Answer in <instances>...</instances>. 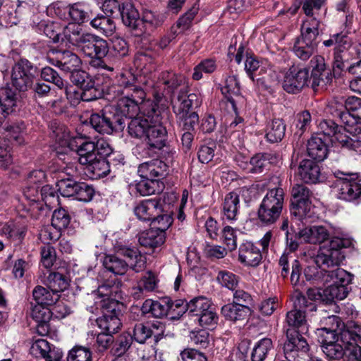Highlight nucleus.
<instances>
[{"instance_id":"obj_42","label":"nucleus","mask_w":361,"mask_h":361,"mask_svg":"<svg viewBox=\"0 0 361 361\" xmlns=\"http://www.w3.org/2000/svg\"><path fill=\"white\" fill-rule=\"evenodd\" d=\"M164 188L163 182L155 179L142 178L135 184L137 192L142 196L159 194L163 191Z\"/></svg>"},{"instance_id":"obj_20","label":"nucleus","mask_w":361,"mask_h":361,"mask_svg":"<svg viewBox=\"0 0 361 361\" xmlns=\"http://www.w3.org/2000/svg\"><path fill=\"white\" fill-rule=\"evenodd\" d=\"M168 166L159 159L141 164L138 173L142 178L155 179L160 181L166 175Z\"/></svg>"},{"instance_id":"obj_4","label":"nucleus","mask_w":361,"mask_h":361,"mask_svg":"<svg viewBox=\"0 0 361 361\" xmlns=\"http://www.w3.org/2000/svg\"><path fill=\"white\" fill-rule=\"evenodd\" d=\"M39 68L27 59H21L14 63L11 70V84L16 90L26 92L33 85Z\"/></svg>"},{"instance_id":"obj_14","label":"nucleus","mask_w":361,"mask_h":361,"mask_svg":"<svg viewBox=\"0 0 361 361\" xmlns=\"http://www.w3.org/2000/svg\"><path fill=\"white\" fill-rule=\"evenodd\" d=\"M309 70L306 68H290L286 73L283 82V88L288 93L297 94L305 86H308Z\"/></svg>"},{"instance_id":"obj_36","label":"nucleus","mask_w":361,"mask_h":361,"mask_svg":"<svg viewBox=\"0 0 361 361\" xmlns=\"http://www.w3.org/2000/svg\"><path fill=\"white\" fill-rule=\"evenodd\" d=\"M20 104V96L11 88L0 91V105L4 113L9 114L16 111Z\"/></svg>"},{"instance_id":"obj_60","label":"nucleus","mask_w":361,"mask_h":361,"mask_svg":"<svg viewBox=\"0 0 361 361\" xmlns=\"http://www.w3.org/2000/svg\"><path fill=\"white\" fill-rule=\"evenodd\" d=\"M322 351L326 357L331 360H339L345 354L346 350L338 341L334 342L326 345H322Z\"/></svg>"},{"instance_id":"obj_32","label":"nucleus","mask_w":361,"mask_h":361,"mask_svg":"<svg viewBox=\"0 0 361 361\" xmlns=\"http://www.w3.org/2000/svg\"><path fill=\"white\" fill-rule=\"evenodd\" d=\"M166 19V14L160 12H154L150 10H145L142 12L141 20L142 25L145 30V35H149L156 28L160 27Z\"/></svg>"},{"instance_id":"obj_37","label":"nucleus","mask_w":361,"mask_h":361,"mask_svg":"<svg viewBox=\"0 0 361 361\" xmlns=\"http://www.w3.org/2000/svg\"><path fill=\"white\" fill-rule=\"evenodd\" d=\"M165 240V233L154 228L142 232L139 235L138 241L140 245L154 248L161 245Z\"/></svg>"},{"instance_id":"obj_35","label":"nucleus","mask_w":361,"mask_h":361,"mask_svg":"<svg viewBox=\"0 0 361 361\" xmlns=\"http://www.w3.org/2000/svg\"><path fill=\"white\" fill-rule=\"evenodd\" d=\"M307 152L312 160L319 162L323 161L326 157L328 149L321 137H312L307 144Z\"/></svg>"},{"instance_id":"obj_40","label":"nucleus","mask_w":361,"mask_h":361,"mask_svg":"<svg viewBox=\"0 0 361 361\" xmlns=\"http://www.w3.org/2000/svg\"><path fill=\"white\" fill-rule=\"evenodd\" d=\"M117 288L118 287L112 284L111 281L105 282L99 286L97 290L94 291L96 295L94 298L96 310L102 308V304L106 303L107 301H117L112 298L114 296V293L116 292Z\"/></svg>"},{"instance_id":"obj_51","label":"nucleus","mask_w":361,"mask_h":361,"mask_svg":"<svg viewBox=\"0 0 361 361\" xmlns=\"http://www.w3.org/2000/svg\"><path fill=\"white\" fill-rule=\"evenodd\" d=\"M286 322L289 326L293 328H302V331L305 329L306 331L307 328L305 326L307 320L305 315L302 309L295 307V309L289 311L286 314Z\"/></svg>"},{"instance_id":"obj_21","label":"nucleus","mask_w":361,"mask_h":361,"mask_svg":"<svg viewBox=\"0 0 361 361\" xmlns=\"http://www.w3.org/2000/svg\"><path fill=\"white\" fill-rule=\"evenodd\" d=\"M160 212H162V208L160 200L157 198L143 200L134 208L135 216L143 221H151Z\"/></svg>"},{"instance_id":"obj_12","label":"nucleus","mask_w":361,"mask_h":361,"mask_svg":"<svg viewBox=\"0 0 361 361\" xmlns=\"http://www.w3.org/2000/svg\"><path fill=\"white\" fill-rule=\"evenodd\" d=\"M299 154H293L290 163V169H295V173L300 180L305 183H317L321 177L320 167L318 161L304 159L297 165Z\"/></svg>"},{"instance_id":"obj_7","label":"nucleus","mask_w":361,"mask_h":361,"mask_svg":"<svg viewBox=\"0 0 361 361\" xmlns=\"http://www.w3.org/2000/svg\"><path fill=\"white\" fill-rule=\"evenodd\" d=\"M330 109L331 114L338 118L344 125L361 121V98L356 96L347 97L344 104L338 102L332 103Z\"/></svg>"},{"instance_id":"obj_38","label":"nucleus","mask_w":361,"mask_h":361,"mask_svg":"<svg viewBox=\"0 0 361 361\" xmlns=\"http://www.w3.org/2000/svg\"><path fill=\"white\" fill-rule=\"evenodd\" d=\"M276 159V156L271 153L257 154L250 159L249 171L254 173H262Z\"/></svg>"},{"instance_id":"obj_27","label":"nucleus","mask_w":361,"mask_h":361,"mask_svg":"<svg viewBox=\"0 0 361 361\" xmlns=\"http://www.w3.org/2000/svg\"><path fill=\"white\" fill-rule=\"evenodd\" d=\"M279 264L281 267V275L283 278H286L288 276L290 267H291L290 281L292 285L297 286L299 283L301 274L300 262L292 258L290 260L288 255L283 254L279 259Z\"/></svg>"},{"instance_id":"obj_26","label":"nucleus","mask_w":361,"mask_h":361,"mask_svg":"<svg viewBox=\"0 0 361 361\" xmlns=\"http://www.w3.org/2000/svg\"><path fill=\"white\" fill-rule=\"evenodd\" d=\"M336 340L341 343L346 351L352 349L353 346H360L361 326L355 325L350 329H339Z\"/></svg>"},{"instance_id":"obj_13","label":"nucleus","mask_w":361,"mask_h":361,"mask_svg":"<svg viewBox=\"0 0 361 361\" xmlns=\"http://www.w3.org/2000/svg\"><path fill=\"white\" fill-rule=\"evenodd\" d=\"M119 12L123 24L130 29L135 37L145 36V30L141 27L142 20L139 12L131 1H123Z\"/></svg>"},{"instance_id":"obj_58","label":"nucleus","mask_w":361,"mask_h":361,"mask_svg":"<svg viewBox=\"0 0 361 361\" xmlns=\"http://www.w3.org/2000/svg\"><path fill=\"white\" fill-rule=\"evenodd\" d=\"M292 49L298 59L302 61H307L315 52L317 47L296 39Z\"/></svg>"},{"instance_id":"obj_16","label":"nucleus","mask_w":361,"mask_h":361,"mask_svg":"<svg viewBox=\"0 0 361 361\" xmlns=\"http://www.w3.org/2000/svg\"><path fill=\"white\" fill-rule=\"evenodd\" d=\"M127 118L123 115L121 117L114 115L111 119L104 115L102 109L99 113H92V128L99 133L110 134L114 129L123 128Z\"/></svg>"},{"instance_id":"obj_62","label":"nucleus","mask_w":361,"mask_h":361,"mask_svg":"<svg viewBox=\"0 0 361 361\" xmlns=\"http://www.w3.org/2000/svg\"><path fill=\"white\" fill-rule=\"evenodd\" d=\"M40 76L43 80L54 83L60 89L65 86L63 80L56 71L49 66L44 67L40 71Z\"/></svg>"},{"instance_id":"obj_57","label":"nucleus","mask_w":361,"mask_h":361,"mask_svg":"<svg viewBox=\"0 0 361 361\" xmlns=\"http://www.w3.org/2000/svg\"><path fill=\"white\" fill-rule=\"evenodd\" d=\"M56 186L60 194L63 197L74 196L77 190H79L81 187L80 183H77L71 178L59 180Z\"/></svg>"},{"instance_id":"obj_19","label":"nucleus","mask_w":361,"mask_h":361,"mask_svg":"<svg viewBox=\"0 0 361 361\" xmlns=\"http://www.w3.org/2000/svg\"><path fill=\"white\" fill-rule=\"evenodd\" d=\"M351 44L344 45L334 50L333 54L332 70L335 78H340L348 73L353 54L350 51Z\"/></svg>"},{"instance_id":"obj_61","label":"nucleus","mask_w":361,"mask_h":361,"mask_svg":"<svg viewBox=\"0 0 361 361\" xmlns=\"http://www.w3.org/2000/svg\"><path fill=\"white\" fill-rule=\"evenodd\" d=\"M152 335L151 328L143 323H136L133 328V340L139 343H145Z\"/></svg>"},{"instance_id":"obj_2","label":"nucleus","mask_w":361,"mask_h":361,"mask_svg":"<svg viewBox=\"0 0 361 361\" xmlns=\"http://www.w3.org/2000/svg\"><path fill=\"white\" fill-rule=\"evenodd\" d=\"M332 173L336 180L332 181L331 187L335 190L338 199L353 202L360 198L361 183L357 173L344 172L338 169Z\"/></svg>"},{"instance_id":"obj_15","label":"nucleus","mask_w":361,"mask_h":361,"mask_svg":"<svg viewBox=\"0 0 361 361\" xmlns=\"http://www.w3.org/2000/svg\"><path fill=\"white\" fill-rule=\"evenodd\" d=\"M159 82L163 85V96L172 97L176 90L188 89L186 78L172 71H162L159 76Z\"/></svg>"},{"instance_id":"obj_63","label":"nucleus","mask_w":361,"mask_h":361,"mask_svg":"<svg viewBox=\"0 0 361 361\" xmlns=\"http://www.w3.org/2000/svg\"><path fill=\"white\" fill-rule=\"evenodd\" d=\"M217 281L224 287L235 290L238 284V277L232 272L220 271L217 276Z\"/></svg>"},{"instance_id":"obj_53","label":"nucleus","mask_w":361,"mask_h":361,"mask_svg":"<svg viewBox=\"0 0 361 361\" xmlns=\"http://www.w3.org/2000/svg\"><path fill=\"white\" fill-rule=\"evenodd\" d=\"M133 344V337L130 333H123L115 341L112 348L114 355L123 356Z\"/></svg>"},{"instance_id":"obj_28","label":"nucleus","mask_w":361,"mask_h":361,"mask_svg":"<svg viewBox=\"0 0 361 361\" xmlns=\"http://www.w3.org/2000/svg\"><path fill=\"white\" fill-rule=\"evenodd\" d=\"M92 47L94 49V55L92 56V66L95 68H106L104 59L108 54L109 47L106 41L92 32Z\"/></svg>"},{"instance_id":"obj_5","label":"nucleus","mask_w":361,"mask_h":361,"mask_svg":"<svg viewBox=\"0 0 361 361\" xmlns=\"http://www.w3.org/2000/svg\"><path fill=\"white\" fill-rule=\"evenodd\" d=\"M92 179L107 176L110 166L106 158L112 152L109 143L103 137L92 141Z\"/></svg>"},{"instance_id":"obj_56","label":"nucleus","mask_w":361,"mask_h":361,"mask_svg":"<svg viewBox=\"0 0 361 361\" xmlns=\"http://www.w3.org/2000/svg\"><path fill=\"white\" fill-rule=\"evenodd\" d=\"M118 108L122 115L126 118L131 119L139 110L138 103L135 102V100L131 99L128 96L119 100L118 103Z\"/></svg>"},{"instance_id":"obj_48","label":"nucleus","mask_w":361,"mask_h":361,"mask_svg":"<svg viewBox=\"0 0 361 361\" xmlns=\"http://www.w3.org/2000/svg\"><path fill=\"white\" fill-rule=\"evenodd\" d=\"M48 288L59 294L69 286V280L67 276L59 272L50 273L47 277Z\"/></svg>"},{"instance_id":"obj_18","label":"nucleus","mask_w":361,"mask_h":361,"mask_svg":"<svg viewBox=\"0 0 361 361\" xmlns=\"http://www.w3.org/2000/svg\"><path fill=\"white\" fill-rule=\"evenodd\" d=\"M154 108H157V106L155 104H151L149 109L145 111L143 116L132 118L128 123V132L130 137L137 139L145 137L152 122L154 121L151 118L154 116V114L152 113Z\"/></svg>"},{"instance_id":"obj_31","label":"nucleus","mask_w":361,"mask_h":361,"mask_svg":"<svg viewBox=\"0 0 361 361\" xmlns=\"http://www.w3.org/2000/svg\"><path fill=\"white\" fill-rule=\"evenodd\" d=\"M52 61L53 65L66 73L73 72L80 64V59L78 56L66 50L59 53L55 59H52Z\"/></svg>"},{"instance_id":"obj_6","label":"nucleus","mask_w":361,"mask_h":361,"mask_svg":"<svg viewBox=\"0 0 361 361\" xmlns=\"http://www.w3.org/2000/svg\"><path fill=\"white\" fill-rule=\"evenodd\" d=\"M99 308L102 316L95 319L96 324L103 332L110 334L116 333L121 326L123 304L118 301H107Z\"/></svg>"},{"instance_id":"obj_23","label":"nucleus","mask_w":361,"mask_h":361,"mask_svg":"<svg viewBox=\"0 0 361 361\" xmlns=\"http://www.w3.org/2000/svg\"><path fill=\"white\" fill-rule=\"evenodd\" d=\"M319 26L320 21L316 18H308L305 20L301 25V34L297 40L317 47Z\"/></svg>"},{"instance_id":"obj_33","label":"nucleus","mask_w":361,"mask_h":361,"mask_svg":"<svg viewBox=\"0 0 361 361\" xmlns=\"http://www.w3.org/2000/svg\"><path fill=\"white\" fill-rule=\"evenodd\" d=\"M330 322L332 323V327H324L318 329L319 342L322 345H326L336 342L337 335L338 334V327L340 326V319L337 316H330L328 317Z\"/></svg>"},{"instance_id":"obj_30","label":"nucleus","mask_w":361,"mask_h":361,"mask_svg":"<svg viewBox=\"0 0 361 361\" xmlns=\"http://www.w3.org/2000/svg\"><path fill=\"white\" fill-rule=\"evenodd\" d=\"M117 253L128 259L130 268L138 273L145 268L146 259L136 248H130L126 246L118 247Z\"/></svg>"},{"instance_id":"obj_9","label":"nucleus","mask_w":361,"mask_h":361,"mask_svg":"<svg viewBox=\"0 0 361 361\" xmlns=\"http://www.w3.org/2000/svg\"><path fill=\"white\" fill-rule=\"evenodd\" d=\"M287 341L283 345L286 359L289 361H300V358L305 356L310 346L306 339L295 329L286 331Z\"/></svg>"},{"instance_id":"obj_49","label":"nucleus","mask_w":361,"mask_h":361,"mask_svg":"<svg viewBox=\"0 0 361 361\" xmlns=\"http://www.w3.org/2000/svg\"><path fill=\"white\" fill-rule=\"evenodd\" d=\"M185 306L186 310L190 316L197 317L209 309L211 302L204 297H197L192 299L189 302H186Z\"/></svg>"},{"instance_id":"obj_34","label":"nucleus","mask_w":361,"mask_h":361,"mask_svg":"<svg viewBox=\"0 0 361 361\" xmlns=\"http://www.w3.org/2000/svg\"><path fill=\"white\" fill-rule=\"evenodd\" d=\"M32 3L30 0H16V8L11 7V10L7 11L9 22L16 25L20 19L28 16L32 13L33 7Z\"/></svg>"},{"instance_id":"obj_64","label":"nucleus","mask_w":361,"mask_h":361,"mask_svg":"<svg viewBox=\"0 0 361 361\" xmlns=\"http://www.w3.org/2000/svg\"><path fill=\"white\" fill-rule=\"evenodd\" d=\"M67 361H90L89 348L81 345H75L69 351Z\"/></svg>"},{"instance_id":"obj_11","label":"nucleus","mask_w":361,"mask_h":361,"mask_svg":"<svg viewBox=\"0 0 361 361\" xmlns=\"http://www.w3.org/2000/svg\"><path fill=\"white\" fill-rule=\"evenodd\" d=\"M292 202L290 209L291 215L302 219L307 215L311 204L312 191L305 185L295 184L291 190Z\"/></svg>"},{"instance_id":"obj_10","label":"nucleus","mask_w":361,"mask_h":361,"mask_svg":"<svg viewBox=\"0 0 361 361\" xmlns=\"http://www.w3.org/2000/svg\"><path fill=\"white\" fill-rule=\"evenodd\" d=\"M152 113L154 116L151 118L154 121L152 122L144 140L148 149L160 150L166 145L167 131L161 124V117L158 108L152 109Z\"/></svg>"},{"instance_id":"obj_45","label":"nucleus","mask_w":361,"mask_h":361,"mask_svg":"<svg viewBox=\"0 0 361 361\" xmlns=\"http://www.w3.org/2000/svg\"><path fill=\"white\" fill-rule=\"evenodd\" d=\"M279 74L272 68L261 67L255 80L257 85H262L265 89H269L279 83Z\"/></svg>"},{"instance_id":"obj_24","label":"nucleus","mask_w":361,"mask_h":361,"mask_svg":"<svg viewBox=\"0 0 361 361\" xmlns=\"http://www.w3.org/2000/svg\"><path fill=\"white\" fill-rule=\"evenodd\" d=\"M188 90H180L177 97L178 102L173 105L175 114L190 113L201 104V100L196 94H188Z\"/></svg>"},{"instance_id":"obj_47","label":"nucleus","mask_w":361,"mask_h":361,"mask_svg":"<svg viewBox=\"0 0 361 361\" xmlns=\"http://www.w3.org/2000/svg\"><path fill=\"white\" fill-rule=\"evenodd\" d=\"M348 294V287L344 285L332 283L324 290V302L331 303L334 300L345 299Z\"/></svg>"},{"instance_id":"obj_39","label":"nucleus","mask_w":361,"mask_h":361,"mask_svg":"<svg viewBox=\"0 0 361 361\" xmlns=\"http://www.w3.org/2000/svg\"><path fill=\"white\" fill-rule=\"evenodd\" d=\"M32 297L37 305L50 306L59 300L60 295L49 288L37 286L32 290Z\"/></svg>"},{"instance_id":"obj_44","label":"nucleus","mask_w":361,"mask_h":361,"mask_svg":"<svg viewBox=\"0 0 361 361\" xmlns=\"http://www.w3.org/2000/svg\"><path fill=\"white\" fill-rule=\"evenodd\" d=\"M351 281L352 275L343 269L336 268L331 271H324V283L332 282L333 283L347 286Z\"/></svg>"},{"instance_id":"obj_3","label":"nucleus","mask_w":361,"mask_h":361,"mask_svg":"<svg viewBox=\"0 0 361 361\" xmlns=\"http://www.w3.org/2000/svg\"><path fill=\"white\" fill-rule=\"evenodd\" d=\"M284 195V190L281 187L268 190L257 211L261 222L270 225L278 220L283 207Z\"/></svg>"},{"instance_id":"obj_22","label":"nucleus","mask_w":361,"mask_h":361,"mask_svg":"<svg viewBox=\"0 0 361 361\" xmlns=\"http://www.w3.org/2000/svg\"><path fill=\"white\" fill-rule=\"evenodd\" d=\"M324 290L317 288H310L307 290V295L298 293L293 302L295 307L300 309L308 308L310 311H316L317 306L312 302L315 301L324 302Z\"/></svg>"},{"instance_id":"obj_41","label":"nucleus","mask_w":361,"mask_h":361,"mask_svg":"<svg viewBox=\"0 0 361 361\" xmlns=\"http://www.w3.org/2000/svg\"><path fill=\"white\" fill-rule=\"evenodd\" d=\"M240 208V200L237 193L231 192L226 195L222 204L223 214L230 221L235 220Z\"/></svg>"},{"instance_id":"obj_46","label":"nucleus","mask_w":361,"mask_h":361,"mask_svg":"<svg viewBox=\"0 0 361 361\" xmlns=\"http://www.w3.org/2000/svg\"><path fill=\"white\" fill-rule=\"evenodd\" d=\"M286 132V125L282 119H274L268 124L267 128L266 137L270 142L281 141Z\"/></svg>"},{"instance_id":"obj_52","label":"nucleus","mask_w":361,"mask_h":361,"mask_svg":"<svg viewBox=\"0 0 361 361\" xmlns=\"http://www.w3.org/2000/svg\"><path fill=\"white\" fill-rule=\"evenodd\" d=\"M92 27L100 34L105 36L111 35L115 30L113 20L108 17L101 16L92 20Z\"/></svg>"},{"instance_id":"obj_54","label":"nucleus","mask_w":361,"mask_h":361,"mask_svg":"<svg viewBox=\"0 0 361 361\" xmlns=\"http://www.w3.org/2000/svg\"><path fill=\"white\" fill-rule=\"evenodd\" d=\"M179 127L182 130H195V126L199 121V116L195 111L176 114Z\"/></svg>"},{"instance_id":"obj_8","label":"nucleus","mask_w":361,"mask_h":361,"mask_svg":"<svg viewBox=\"0 0 361 361\" xmlns=\"http://www.w3.org/2000/svg\"><path fill=\"white\" fill-rule=\"evenodd\" d=\"M56 139L61 140L63 145H67L71 150H75L79 157L80 164L90 166V142L83 141L82 137H75L71 135L70 131L66 127H59L54 131Z\"/></svg>"},{"instance_id":"obj_1","label":"nucleus","mask_w":361,"mask_h":361,"mask_svg":"<svg viewBox=\"0 0 361 361\" xmlns=\"http://www.w3.org/2000/svg\"><path fill=\"white\" fill-rule=\"evenodd\" d=\"M329 237L328 229L324 226H312L301 229L295 235V238L305 243L322 244L318 253L313 257V262L319 267L331 268L338 267L345 258L342 250L348 247L350 243L343 238Z\"/></svg>"},{"instance_id":"obj_43","label":"nucleus","mask_w":361,"mask_h":361,"mask_svg":"<svg viewBox=\"0 0 361 361\" xmlns=\"http://www.w3.org/2000/svg\"><path fill=\"white\" fill-rule=\"evenodd\" d=\"M103 265L107 270L116 275L124 274L130 267L128 262L114 255H106L103 259Z\"/></svg>"},{"instance_id":"obj_50","label":"nucleus","mask_w":361,"mask_h":361,"mask_svg":"<svg viewBox=\"0 0 361 361\" xmlns=\"http://www.w3.org/2000/svg\"><path fill=\"white\" fill-rule=\"evenodd\" d=\"M272 341L269 338H264L259 341L252 349L251 353L252 361H264L269 351L272 349Z\"/></svg>"},{"instance_id":"obj_17","label":"nucleus","mask_w":361,"mask_h":361,"mask_svg":"<svg viewBox=\"0 0 361 361\" xmlns=\"http://www.w3.org/2000/svg\"><path fill=\"white\" fill-rule=\"evenodd\" d=\"M63 35L68 43L81 48L87 56H90V34L83 31L80 25L69 24L63 28Z\"/></svg>"},{"instance_id":"obj_25","label":"nucleus","mask_w":361,"mask_h":361,"mask_svg":"<svg viewBox=\"0 0 361 361\" xmlns=\"http://www.w3.org/2000/svg\"><path fill=\"white\" fill-rule=\"evenodd\" d=\"M262 259V253L251 242H245L240 245L238 259L246 266L257 267Z\"/></svg>"},{"instance_id":"obj_29","label":"nucleus","mask_w":361,"mask_h":361,"mask_svg":"<svg viewBox=\"0 0 361 361\" xmlns=\"http://www.w3.org/2000/svg\"><path fill=\"white\" fill-rule=\"evenodd\" d=\"M250 308L244 304L232 302L221 307V314L226 319L237 322L247 319L250 314Z\"/></svg>"},{"instance_id":"obj_55","label":"nucleus","mask_w":361,"mask_h":361,"mask_svg":"<svg viewBox=\"0 0 361 361\" xmlns=\"http://www.w3.org/2000/svg\"><path fill=\"white\" fill-rule=\"evenodd\" d=\"M32 318L38 323V331L39 328L44 329L51 318V311L45 308L44 305H35L31 311Z\"/></svg>"},{"instance_id":"obj_59","label":"nucleus","mask_w":361,"mask_h":361,"mask_svg":"<svg viewBox=\"0 0 361 361\" xmlns=\"http://www.w3.org/2000/svg\"><path fill=\"white\" fill-rule=\"evenodd\" d=\"M68 212L63 208L56 209L52 215L51 225L59 231L66 228L70 224Z\"/></svg>"}]
</instances>
